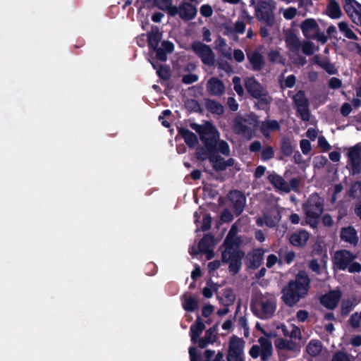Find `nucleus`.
Instances as JSON below:
<instances>
[{"label": "nucleus", "mask_w": 361, "mask_h": 361, "mask_svg": "<svg viewBox=\"0 0 361 361\" xmlns=\"http://www.w3.org/2000/svg\"><path fill=\"white\" fill-rule=\"evenodd\" d=\"M190 127L199 134L203 143V146L197 148L196 157L204 155L219 147L221 140L219 139L220 135L216 128L211 122H207L204 125L192 123L190 124Z\"/></svg>", "instance_id": "nucleus-1"}, {"label": "nucleus", "mask_w": 361, "mask_h": 361, "mask_svg": "<svg viewBox=\"0 0 361 361\" xmlns=\"http://www.w3.org/2000/svg\"><path fill=\"white\" fill-rule=\"evenodd\" d=\"M162 32L157 26H152L147 33V43L149 51L156 54V59L160 61L167 60V54L174 51V44L169 40H162Z\"/></svg>", "instance_id": "nucleus-2"}, {"label": "nucleus", "mask_w": 361, "mask_h": 361, "mask_svg": "<svg viewBox=\"0 0 361 361\" xmlns=\"http://www.w3.org/2000/svg\"><path fill=\"white\" fill-rule=\"evenodd\" d=\"M305 221L312 228H317L320 216L324 212V200L317 193L312 194L302 207Z\"/></svg>", "instance_id": "nucleus-3"}, {"label": "nucleus", "mask_w": 361, "mask_h": 361, "mask_svg": "<svg viewBox=\"0 0 361 361\" xmlns=\"http://www.w3.org/2000/svg\"><path fill=\"white\" fill-rule=\"evenodd\" d=\"M250 309L253 314L260 319L271 317L276 310V303L269 294H257L252 300Z\"/></svg>", "instance_id": "nucleus-4"}, {"label": "nucleus", "mask_w": 361, "mask_h": 361, "mask_svg": "<svg viewBox=\"0 0 361 361\" xmlns=\"http://www.w3.org/2000/svg\"><path fill=\"white\" fill-rule=\"evenodd\" d=\"M219 153L224 156L230 155V147L226 141L221 140L218 148L211 152L206 153L204 155L197 157V159L200 161L208 159L216 171H222L226 169V161Z\"/></svg>", "instance_id": "nucleus-5"}, {"label": "nucleus", "mask_w": 361, "mask_h": 361, "mask_svg": "<svg viewBox=\"0 0 361 361\" xmlns=\"http://www.w3.org/2000/svg\"><path fill=\"white\" fill-rule=\"evenodd\" d=\"M310 278L305 270H300L295 275V305L301 299L305 298L310 288Z\"/></svg>", "instance_id": "nucleus-6"}, {"label": "nucleus", "mask_w": 361, "mask_h": 361, "mask_svg": "<svg viewBox=\"0 0 361 361\" xmlns=\"http://www.w3.org/2000/svg\"><path fill=\"white\" fill-rule=\"evenodd\" d=\"M192 51L201 59L202 62L208 66L215 64V54L211 47L200 41H194L191 44Z\"/></svg>", "instance_id": "nucleus-7"}, {"label": "nucleus", "mask_w": 361, "mask_h": 361, "mask_svg": "<svg viewBox=\"0 0 361 361\" xmlns=\"http://www.w3.org/2000/svg\"><path fill=\"white\" fill-rule=\"evenodd\" d=\"M347 168L350 176H356L361 173V145L357 144L349 148L347 153Z\"/></svg>", "instance_id": "nucleus-8"}, {"label": "nucleus", "mask_w": 361, "mask_h": 361, "mask_svg": "<svg viewBox=\"0 0 361 361\" xmlns=\"http://www.w3.org/2000/svg\"><path fill=\"white\" fill-rule=\"evenodd\" d=\"M245 256V252L235 248L229 254H226L225 259L221 256L224 264H228V271L232 275H236L242 267V259Z\"/></svg>", "instance_id": "nucleus-9"}, {"label": "nucleus", "mask_w": 361, "mask_h": 361, "mask_svg": "<svg viewBox=\"0 0 361 361\" xmlns=\"http://www.w3.org/2000/svg\"><path fill=\"white\" fill-rule=\"evenodd\" d=\"M357 258V255L350 250L343 249L337 250L332 258L334 267L338 270L345 271L350 263Z\"/></svg>", "instance_id": "nucleus-10"}, {"label": "nucleus", "mask_w": 361, "mask_h": 361, "mask_svg": "<svg viewBox=\"0 0 361 361\" xmlns=\"http://www.w3.org/2000/svg\"><path fill=\"white\" fill-rule=\"evenodd\" d=\"M295 106L298 116L303 121H309L310 118V102L305 97V92L299 90L295 94Z\"/></svg>", "instance_id": "nucleus-11"}, {"label": "nucleus", "mask_w": 361, "mask_h": 361, "mask_svg": "<svg viewBox=\"0 0 361 361\" xmlns=\"http://www.w3.org/2000/svg\"><path fill=\"white\" fill-rule=\"evenodd\" d=\"M255 11L258 19L264 22L267 26H272L274 24L273 8L269 2L265 1L259 2Z\"/></svg>", "instance_id": "nucleus-12"}, {"label": "nucleus", "mask_w": 361, "mask_h": 361, "mask_svg": "<svg viewBox=\"0 0 361 361\" xmlns=\"http://www.w3.org/2000/svg\"><path fill=\"white\" fill-rule=\"evenodd\" d=\"M189 355L190 361H200L202 359L201 354L198 352L196 347L191 346L189 348ZM204 360L203 361H225L224 360V353L219 351L215 355V350L207 349L204 352Z\"/></svg>", "instance_id": "nucleus-13"}, {"label": "nucleus", "mask_w": 361, "mask_h": 361, "mask_svg": "<svg viewBox=\"0 0 361 361\" xmlns=\"http://www.w3.org/2000/svg\"><path fill=\"white\" fill-rule=\"evenodd\" d=\"M244 86L249 94L253 98L264 96L265 92L267 91L254 77L245 78Z\"/></svg>", "instance_id": "nucleus-14"}, {"label": "nucleus", "mask_w": 361, "mask_h": 361, "mask_svg": "<svg viewBox=\"0 0 361 361\" xmlns=\"http://www.w3.org/2000/svg\"><path fill=\"white\" fill-rule=\"evenodd\" d=\"M229 197L233 204L234 214L236 216H239L243 213L246 204L245 195L243 192L235 190L230 192Z\"/></svg>", "instance_id": "nucleus-15"}, {"label": "nucleus", "mask_w": 361, "mask_h": 361, "mask_svg": "<svg viewBox=\"0 0 361 361\" xmlns=\"http://www.w3.org/2000/svg\"><path fill=\"white\" fill-rule=\"evenodd\" d=\"M265 250L263 248H256L250 252L247 255V267L250 269H258L264 260Z\"/></svg>", "instance_id": "nucleus-16"}, {"label": "nucleus", "mask_w": 361, "mask_h": 361, "mask_svg": "<svg viewBox=\"0 0 361 361\" xmlns=\"http://www.w3.org/2000/svg\"><path fill=\"white\" fill-rule=\"evenodd\" d=\"M341 296L342 293L339 290H330L321 297L320 302L327 309L334 310L337 307Z\"/></svg>", "instance_id": "nucleus-17"}, {"label": "nucleus", "mask_w": 361, "mask_h": 361, "mask_svg": "<svg viewBox=\"0 0 361 361\" xmlns=\"http://www.w3.org/2000/svg\"><path fill=\"white\" fill-rule=\"evenodd\" d=\"M247 58L253 71H260L265 66V59L263 55L257 50L247 52Z\"/></svg>", "instance_id": "nucleus-18"}, {"label": "nucleus", "mask_w": 361, "mask_h": 361, "mask_svg": "<svg viewBox=\"0 0 361 361\" xmlns=\"http://www.w3.org/2000/svg\"><path fill=\"white\" fill-rule=\"evenodd\" d=\"M268 180L274 188L282 191L290 192V188H293V178L287 183L281 176L274 173L269 175Z\"/></svg>", "instance_id": "nucleus-19"}, {"label": "nucleus", "mask_w": 361, "mask_h": 361, "mask_svg": "<svg viewBox=\"0 0 361 361\" xmlns=\"http://www.w3.org/2000/svg\"><path fill=\"white\" fill-rule=\"evenodd\" d=\"M300 26L304 36L307 39H314V34L319 30V25L314 18L305 19Z\"/></svg>", "instance_id": "nucleus-20"}, {"label": "nucleus", "mask_w": 361, "mask_h": 361, "mask_svg": "<svg viewBox=\"0 0 361 361\" xmlns=\"http://www.w3.org/2000/svg\"><path fill=\"white\" fill-rule=\"evenodd\" d=\"M225 88L224 82L216 77L211 78L207 82V90L212 96H221Z\"/></svg>", "instance_id": "nucleus-21"}, {"label": "nucleus", "mask_w": 361, "mask_h": 361, "mask_svg": "<svg viewBox=\"0 0 361 361\" xmlns=\"http://www.w3.org/2000/svg\"><path fill=\"white\" fill-rule=\"evenodd\" d=\"M197 9L191 3L183 1L180 4V18L184 21H190L197 16Z\"/></svg>", "instance_id": "nucleus-22"}, {"label": "nucleus", "mask_w": 361, "mask_h": 361, "mask_svg": "<svg viewBox=\"0 0 361 361\" xmlns=\"http://www.w3.org/2000/svg\"><path fill=\"white\" fill-rule=\"evenodd\" d=\"M341 239L354 246L358 243L357 233L353 226H349L341 228L340 233Z\"/></svg>", "instance_id": "nucleus-23"}, {"label": "nucleus", "mask_w": 361, "mask_h": 361, "mask_svg": "<svg viewBox=\"0 0 361 361\" xmlns=\"http://www.w3.org/2000/svg\"><path fill=\"white\" fill-rule=\"evenodd\" d=\"M177 130L178 135L184 139L185 144L190 148H194L197 145L198 143V138L194 133L183 127H178Z\"/></svg>", "instance_id": "nucleus-24"}, {"label": "nucleus", "mask_w": 361, "mask_h": 361, "mask_svg": "<svg viewBox=\"0 0 361 361\" xmlns=\"http://www.w3.org/2000/svg\"><path fill=\"white\" fill-rule=\"evenodd\" d=\"M204 329L205 325L202 319L198 316L195 322L190 328V340L193 344H197V339L200 337Z\"/></svg>", "instance_id": "nucleus-25"}, {"label": "nucleus", "mask_w": 361, "mask_h": 361, "mask_svg": "<svg viewBox=\"0 0 361 361\" xmlns=\"http://www.w3.org/2000/svg\"><path fill=\"white\" fill-rule=\"evenodd\" d=\"M264 219L268 227L274 228L281 219L280 212L276 208H271L264 214Z\"/></svg>", "instance_id": "nucleus-26"}, {"label": "nucleus", "mask_w": 361, "mask_h": 361, "mask_svg": "<svg viewBox=\"0 0 361 361\" xmlns=\"http://www.w3.org/2000/svg\"><path fill=\"white\" fill-rule=\"evenodd\" d=\"M258 341L261 345V359L263 361H267L272 355V343L268 338L264 337H260Z\"/></svg>", "instance_id": "nucleus-27"}, {"label": "nucleus", "mask_w": 361, "mask_h": 361, "mask_svg": "<svg viewBox=\"0 0 361 361\" xmlns=\"http://www.w3.org/2000/svg\"><path fill=\"white\" fill-rule=\"evenodd\" d=\"M245 341L243 338L235 335L231 336L229 341L228 353H244Z\"/></svg>", "instance_id": "nucleus-28"}, {"label": "nucleus", "mask_w": 361, "mask_h": 361, "mask_svg": "<svg viewBox=\"0 0 361 361\" xmlns=\"http://www.w3.org/2000/svg\"><path fill=\"white\" fill-rule=\"evenodd\" d=\"M301 47L302 51L307 56H312L314 53V44L310 41H304L301 44L300 40L295 35V52L300 50Z\"/></svg>", "instance_id": "nucleus-29"}, {"label": "nucleus", "mask_w": 361, "mask_h": 361, "mask_svg": "<svg viewBox=\"0 0 361 361\" xmlns=\"http://www.w3.org/2000/svg\"><path fill=\"white\" fill-rule=\"evenodd\" d=\"M281 299L286 305L293 306V279H290L288 284L282 289Z\"/></svg>", "instance_id": "nucleus-30"}, {"label": "nucleus", "mask_w": 361, "mask_h": 361, "mask_svg": "<svg viewBox=\"0 0 361 361\" xmlns=\"http://www.w3.org/2000/svg\"><path fill=\"white\" fill-rule=\"evenodd\" d=\"M326 13L331 19L340 18L342 11L339 4L336 0H330L326 6Z\"/></svg>", "instance_id": "nucleus-31"}, {"label": "nucleus", "mask_w": 361, "mask_h": 361, "mask_svg": "<svg viewBox=\"0 0 361 361\" xmlns=\"http://www.w3.org/2000/svg\"><path fill=\"white\" fill-rule=\"evenodd\" d=\"M205 107L208 111L213 114L221 116L224 113L223 105L220 102L214 99H206Z\"/></svg>", "instance_id": "nucleus-32"}, {"label": "nucleus", "mask_w": 361, "mask_h": 361, "mask_svg": "<svg viewBox=\"0 0 361 361\" xmlns=\"http://www.w3.org/2000/svg\"><path fill=\"white\" fill-rule=\"evenodd\" d=\"M214 237L210 233L205 234L198 243L199 252L207 253L213 245Z\"/></svg>", "instance_id": "nucleus-33"}, {"label": "nucleus", "mask_w": 361, "mask_h": 361, "mask_svg": "<svg viewBox=\"0 0 361 361\" xmlns=\"http://www.w3.org/2000/svg\"><path fill=\"white\" fill-rule=\"evenodd\" d=\"M216 49L219 51L221 56L227 58L228 59H231L232 56L230 52V48L228 50H226V42L225 39L219 36L216 40L215 41Z\"/></svg>", "instance_id": "nucleus-34"}, {"label": "nucleus", "mask_w": 361, "mask_h": 361, "mask_svg": "<svg viewBox=\"0 0 361 361\" xmlns=\"http://www.w3.org/2000/svg\"><path fill=\"white\" fill-rule=\"evenodd\" d=\"M322 349V342L319 340H311L306 347V351L311 357L317 356L321 353Z\"/></svg>", "instance_id": "nucleus-35"}, {"label": "nucleus", "mask_w": 361, "mask_h": 361, "mask_svg": "<svg viewBox=\"0 0 361 361\" xmlns=\"http://www.w3.org/2000/svg\"><path fill=\"white\" fill-rule=\"evenodd\" d=\"M352 8L354 11L351 13H347V15L354 23L361 26V4L355 1Z\"/></svg>", "instance_id": "nucleus-36"}, {"label": "nucleus", "mask_w": 361, "mask_h": 361, "mask_svg": "<svg viewBox=\"0 0 361 361\" xmlns=\"http://www.w3.org/2000/svg\"><path fill=\"white\" fill-rule=\"evenodd\" d=\"M309 238L310 233L304 229L297 231L295 232V246H305Z\"/></svg>", "instance_id": "nucleus-37"}, {"label": "nucleus", "mask_w": 361, "mask_h": 361, "mask_svg": "<svg viewBox=\"0 0 361 361\" xmlns=\"http://www.w3.org/2000/svg\"><path fill=\"white\" fill-rule=\"evenodd\" d=\"M183 307L187 312H193L199 307L198 301L195 297L188 296L183 302Z\"/></svg>", "instance_id": "nucleus-38"}, {"label": "nucleus", "mask_w": 361, "mask_h": 361, "mask_svg": "<svg viewBox=\"0 0 361 361\" xmlns=\"http://www.w3.org/2000/svg\"><path fill=\"white\" fill-rule=\"evenodd\" d=\"M235 245H238L239 243L236 242V240L233 236L227 235L223 243V245L225 247V250L221 253L224 259L226 257V254L232 252Z\"/></svg>", "instance_id": "nucleus-39"}, {"label": "nucleus", "mask_w": 361, "mask_h": 361, "mask_svg": "<svg viewBox=\"0 0 361 361\" xmlns=\"http://www.w3.org/2000/svg\"><path fill=\"white\" fill-rule=\"evenodd\" d=\"M280 125L276 120L267 121L262 123L261 130L264 135L268 133L269 130H279Z\"/></svg>", "instance_id": "nucleus-40"}, {"label": "nucleus", "mask_w": 361, "mask_h": 361, "mask_svg": "<svg viewBox=\"0 0 361 361\" xmlns=\"http://www.w3.org/2000/svg\"><path fill=\"white\" fill-rule=\"evenodd\" d=\"M348 195L353 199H361V181L357 180L350 185Z\"/></svg>", "instance_id": "nucleus-41"}, {"label": "nucleus", "mask_w": 361, "mask_h": 361, "mask_svg": "<svg viewBox=\"0 0 361 361\" xmlns=\"http://www.w3.org/2000/svg\"><path fill=\"white\" fill-rule=\"evenodd\" d=\"M233 131L238 135H245L248 131V127L242 119L235 118L233 126Z\"/></svg>", "instance_id": "nucleus-42"}, {"label": "nucleus", "mask_w": 361, "mask_h": 361, "mask_svg": "<svg viewBox=\"0 0 361 361\" xmlns=\"http://www.w3.org/2000/svg\"><path fill=\"white\" fill-rule=\"evenodd\" d=\"M258 101L256 103V106L258 109L265 110L269 108V103L271 102V97H269L268 92H265L264 96L256 98Z\"/></svg>", "instance_id": "nucleus-43"}, {"label": "nucleus", "mask_w": 361, "mask_h": 361, "mask_svg": "<svg viewBox=\"0 0 361 361\" xmlns=\"http://www.w3.org/2000/svg\"><path fill=\"white\" fill-rule=\"evenodd\" d=\"M274 344L276 348L280 350H293L292 341H287L283 338H278L275 340Z\"/></svg>", "instance_id": "nucleus-44"}, {"label": "nucleus", "mask_w": 361, "mask_h": 361, "mask_svg": "<svg viewBox=\"0 0 361 361\" xmlns=\"http://www.w3.org/2000/svg\"><path fill=\"white\" fill-rule=\"evenodd\" d=\"M223 296L226 300V306H230L234 304L236 297L231 288H226L224 289Z\"/></svg>", "instance_id": "nucleus-45"}, {"label": "nucleus", "mask_w": 361, "mask_h": 361, "mask_svg": "<svg viewBox=\"0 0 361 361\" xmlns=\"http://www.w3.org/2000/svg\"><path fill=\"white\" fill-rule=\"evenodd\" d=\"M312 256L319 255L321 256V263L326 264L328 259V255L326 250H324L321 245H317L314 247L312 252Z\"/></svg>", "instance_id": "nucleus-46"}, {"label": "nucleus", "mask_w": 361, "mask_h": 361, "mask_svg": "<svg viewBox=\"0 0 361 361\" xmlns=\"http://www.w3.org/2000/svg\"><path fill=\"white\" fill-rule=\"evenodd\" d=\"M285 41L289 51L293 52V22L290 23V27L286 33Z\"/></svg>", "instance_id": "nucleus-47"}, {"label": "nucleus", "mask_w": 361, "mask_h": 361, "mask_svg": "<svg viewBox=\"0 0 361 361\" xmlns=\"http://www.w3.org/2000/svg\"><path fill=\"white\" fill-rule=\"evenodd\" d=\"M293 151L291 142L288 138H283L281 143V152L285 156H290Z\"/></svg>", "instance_id": "nucleus-48"}, {"label": "nucleus", "mask_w": 361, "mask_h": 361, "mask_svg": "<svg viewBox=\"0 0 361 361\" xmlns=\"http://www.w3.org/2000/svg\"><path fill=\"white\" fill-rule=\"evenodd\" d=\"M157 73L160 78L164 80H169L171 76L169 68L163 65H159L157 68Z\"/></svg>", "instance_id": "nucleus-49"}, {"label": "nucleus", "mask_w": 361, "mask_h": 361, "mask_svg": "<svg viewBox=\"0 0 361 361\" xmlns=\"http://www.w3.org/2000/svg\"><path fill=\"white\" fill-rule=\"evenodd\" d=\"M268 59L271 63H283V58L277 50H271L268 53Z\"/></svg>", "instance_id": "nucleus-50"}, {"label": "nucleus", "mask_w": 361, "mask_h": 361, "mask_svg": "<svg viewBox=\"0 0 361 361\" xmlns=\"http://www.w3.org/2000/svg\"><path fill=\"white\" fill-rule=\"evenodd\" d=\"M233 83V89L236 92V93L242 97L244 94V89L241 85L240 78L238 76H234L232 79Z\"/></svg>", "instance_id": "nucleus-51"}, {"label": "nucleus", "mask_w": 361, "mask_h": 361, "mask_svg": "<svg viewBox=\"0 0 361 361\" xmlns=\"http://www.w3.org/2000/svg\"><path fill=\"white\" fill-rule=\"evenodd\" d=\"M353 303L351 300H343L341 303V314L343 316L348 315L353 309Z\"/></svg>", "instance_id": "nucleus-52"}, {"label": "nucleus", "mask_w": 361, "mask_h": 361, "mask_svg": "<svg viewBox=\"0 0 361 361\" xmlns=\"http://www.w3.org/2000/svg\"><path fill=\"white\" fill-rule=\"evenodd\" d=\"M274 156V150L272 147L269 146L264 148L262 151L261 159L263 161H267L272 159Z\"/></svg>", "instance_id": "nucleus-53"}, {"label": "nucleus", "mask_w": 361, "mask_h": 361, "mask_svg": "<svg viewBox=\"0 0 361 361\" xmlns=\"http://www.w3.org/2000/svg\"><path fill=\"white\" fill-rule=\"evenodd\" d=\"M319 66L324 69L329 74H334L336 73V69L329 60L323 59L321 63H319Z\"/></svg>", "instance_id": "nucleus-54"}, {"label": "nucleus", "mask_w": 361, "mask_h": 361, "mask_svg": "<svg viewBox=\"0 0 361 361\" xmlns=\"http://www.w3.org/2000/svg\"><path fill=\"white\" fill-rule=\"evenodd\" d=\"M360 322L361 320L357 312L352 314L348 320L350 326L355 329H359L360 327Z\"/></svg>", "instance_id": "nucleus-55"}, {"label": "nucleus", "mask_w": 361, "mask_h": 361, "mask_svg": "<svg viewBox=\"0 0 361 361\" xmlns=\"http://www.w3.org/2000/svg\"><path fill=\"white\" fill-rule=\"evenodd\" d=\"M331 361H350V360L346 352L338 350L334 354Z\"/></svg>", "instance_id": "nucleus-56"}, {"label": "nucleus", "mask_w": 361, "mask_h": 361, "mask_svg": "<svg viewBox=\"0 0 361 361\" xmlns=\"http://www.w3.org/2000/svg\"><path fill=\"white\" fill-rule=\"evenodd\" d=\"M216 325H214L212 327H210L209 329H207L204 334V336L206 337V339L214 343L216 339Z\"/></svg>", "instance_id": "nucleus-57"}, {"label": "nucleus", "mask_w": 361, "mask_h": 361, "mask_svg": "<svg viewBox=\"0 0 361 361\" xmlns=\"http://www.w3.org/2000/svg\"><path fill=\"white\" fill-rule=\"evenodd\" d=\"M314 165L318 169L324 167L328 163V159L325 156L319 155L314 158Z\"/></svg>", "instance_id": "nucleus-58"}, {"label": "nucleus", "mask_w": 361, "mask_h": 361, "mask_svg": "<svg viewBox=\"0 0 361 361\" xmlns=\"http://www.w3.org/2000/svg\"><path fill=\"white\" fill-rule=\"evenodd\" d=\"M318 146L324 152H326L331 149V145L328 142L324 136H320L318 138Z\"/></svg>", "instance_id": "nucleus-59"}, {"label": "nucleus", "mask_w": 361, "mask_h": 361, "mask_svg": "<svg viewBox=\"0 0 361 361\" xmlns=\"http://www.w3.org/2000/svg\"><path fill=\"white\" fill-rule=\"evenodd\" d=\"M302 152L307 155L310 154L312 149L311 143L308 140L302 139L300 143Z\"/></svg>", "instance_id": "nucleus-60"}, {"label": "nucleus", "mask_w": 361, "mask_h": 361, "mask_svg": "<svg viewBox=\"0 0 361 361\" xmlns=\"http://www.w3.org/2000/svg\"><path fill=\"white\" fill-rule=\"evenodd\" d=\"M198 80V76L196 74L189 73L184 75L182 78V82L186 85L192 84Z\"/></svg>", "instance_id": "nucleus-61"}, {"label": "nucleus", "mask_w": 361, "mask_h": 361, "mask_svg": "<svg viewBox=\"0 0 361 361\" xmlns=\"http://www.w3.org/2000/svg\"><path fill=\"white\" fill-rule=\"evenodd\" d=\"M201 15L205 18L211 17L213 14V9L209 4H203L200 9Z\"/></svg>", "instance_id": "nucleus-62"}, {"label": "nucleus", "mask_w": 361, "mask_h": 361, "mask_svg": "<svg viewBox=\"0 0 361 361\" xmlns=\"http://www.w3.org/2000/svg\"><path fill=\"white\" fill-rule=\"evenodd\" d=\"M308 267L317 274H321L320 264L317 259H312L310 261Z\"/></svg>", "instance_id": "nucleus-63"}, {"label": "nucleus", "mask_w": 361, "mask_h": 361, "mask_svg": "<svg viewBox=\"0 0 361 361\" xmlns=\"http://www.w3.org/2000/svg\"><path fill=\"white\" fill-rule=\"evenodd\" d=\"M227 361H245L244 353H228Z\"/></svg>", "instance_id": "nucleus-64"}]
</instances>
